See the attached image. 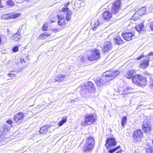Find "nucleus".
<instances>
[{
  "label": "nucleus",
  "mask_w": 153,
  "mask_h": 153,
  "mask_svg": "<svg viewBox=\"0 0 153 153\" xmlns=\"http://www.w3.org/2000/svg\"><path fill=\"white\" fill-rule=\"evenodd\" d=\"M118 71L113 70L110 71H106L102 74L103 79H98L95 82L97 85L99 86H101L105 82L113 79L120 74Z\"/></svg>",
  "instance_id": "nucleus-1"
},
{
  "label": "nucleus",
  "mask_w": 153,
  "mask_h": 153,
  "mask_svg": "<svg viewBox=\"0 0 153 153\" xmlns=\"http://www.w3.org/2000/svg\"><path fill=\"white\" fill-rule=\"evenodd\" d=\"M6 122L10 125L5 124L4 126L2 127L0 129V142L4 140L7 138L5 135L6 133L10 131L11 127L12 126L13 122L11 120H8Z\"/></svg>",
  "instance_id": "nucleus-2"
},
{
  "label": "nucleus",
  "mask_w": 153,
  "mask_h": 153,
  "mask_svg": "<svg viewBox=\"0 0 153 153\" xmlns=\"http://www.w3.org/2000/svg\"><path fill=\"white\" fill-rule=\"evenodd\" d=\"M94 139L91 137L87 138L86 143L84 145L83 149L84 151L91 152L94 149Z\"/></svg>",
  "instance_id": "nucleus-3"
},
{
  "label": "nucleus",
  "mask_w": 153,
  "mask_h": 153,
  "mask_svg": "<svg viewBox=\"0 0 153 153\" xmlns=\"http://www.w3.org/2000/svg\"><path fill=\"white\" fill-rule=\"evenodd\" d=\"M100 51L97 49L91 51V54L87 56V59L91 61H94L98 59L100 56Z\"/></svg>",
  "instance_id": "nucleus-4"
},
{
  "label": "nucleus",
  "mask_w": 153,
  "mask_h": 153,
  "mask_svg": "<svg viewBox=\"0 0 153 153\" xmlns=\"http://www.w3.org/2000/svg\"><path fill=\"white\" fill-rule=\"evenodd\" d=\"M96 116L94 114H86L85 117V122L82 123V125L85 126V124L90 125L93 123L95 121Z\"/></svg>",
  "instance_id": "nucleus-5"
},
{
  "label": "nucleus",
  "mask_w": 153,
  "mask_h": 153,
  "mask_svg": "<svg viewBox=\"0 0 153 153\" xmlns=\"http://www.w3.org/2000/svg\"><path fill=\"white\" fill-rule=\"evenodd\" d=\"M122 3L120 0H116L113 3L112 12L114 14L119 13L121 7Z\"/></svg>",
  "instance_id": "nucleus-6"
},
{
  "label": "nucleus",
  "mask_w": 153,
  "mask_h": 153,
  "mask_svg": "<svg viewBox=\"0 0 153 153\" xmlns=\"http://www.w3.org/2000/svg\"><path fill=\"white\" fill-rule=\"evenodd\" d=\"M143 136V133L140 130H137L134 131L133 133V138L137 141L139 140Z\"/></svg>",
  "instance_id": "nucleus-7"
},
{
  "label": "nucleus",
  "mask_w": 153,
  "mask_h": 153,
  "mask_svg": "<svg viewBox=\"0 0 153 153\" xmlns=\"http://www.w3.org/2000/svg\"><path fill=\"white\" fill-rule=\"evenodd\" d=\"M20 15V14L19 13L6 14L3 15L1 16V17L2 19H8L11 18H16L19 17Z\"/></svg>",
  "instance_id": "nucleus-8"
},
{
  "label": "nucleus",
  "mask_w": 153,
  "mask_h": 153,
  "mask_svg": "<svg viewBox=\"0 0 153 153\" xmlns=\"http://www.w3.org/2000/svg\"><path fill=\"white\" fill-rule=\"evenodd\" d=\"M146 8L145 7H143L139 9L134 14L133 17V18L136 17V19H139L141 16L143 15L145 13Z\"/></svg>",
  "instance_id": "nucleus-9"
},
{
  "label": "nucleus",
  "mask_w": 153,
  "mask_h": 153,
  "mask_svg": "<svg viewBox=\"0 0 153 153\" xmlns=\"http://www.w3.org/2000/svg\"><path fill=\"white\" fill-rule=\"evenodd\" d=\"M151 126L150 123L147 121H144L143 124V129L146 133H149L150 132Z\"/></svg>",
  "instance_id": "nucleus-10"
},
{
  "label": "nucleus",
  "mask_w": 153,
  "mask_h": 153,
  "mask_svg": "<svg viewBox=\"0 0 153 153\" xmlns=\"http://www.w3.org/2000/svg\"><path fill=\"white\" fill-rule=\"evenodd\" d=\"M116 142L114 138H109L107 140L105 146L107 148H109L110 146L116 145Z\"/></svg>",
  "instance_id": "nucleus-11"
},
{
  "label": "nucleus",
  "mask_w": 153,
  "mask_h": 153,
  "mask_svg": "<svg viewBox=\"0 0 153 153\" xmlns=\"http://www.w3.org/2000/svg\"><path fill=\"white\" fill-rule=\"evenodd\" d=\"M111 48V42H106L105 43L102 48V51L105 53L108 52Z\"/></svg>",
  "instance_id": "nucleus-12"
},
{
  "label": "nucleus",
  "mask_w": 153,
  "mask_h": 153,
  "mask_svg": "<svg viewBox=\"0 0 153 153\" xmlns=\"http://www.w3.org/2000/svg\"><path fill=\"white\" fill-rule=\"evenodd\" d=\"M24 117V114L23 113H19L14 115L13 119L16 122L19 123L23 120Z\"/></svg>",
  "instance_id": "nucleus-13"
},
{
  "label": "nucleus",
  "mask_w": 153,
  "mask_h": 153,
  "mask_svg": "<svg viewBox=\"0 0 153 153\" xmlns=\"http://www.w3.org/2000/svg\"><path fill=\"white\" fill-rule=\"evenodd\" d=\"M134 35L135 33L133 32L122 33V36L124 39L127 41L131 40L132 37L134 36Z\"/></svg>",
  "instance_id": "nucleus-14"
},
{
  "label": "nucleus",
  "mask_w": 153,
  "mask_h": 153,
  "mask_svg": "<svg viewBox=\"0 0 153 153\" xmlns=\"http://www.w3.org/2000/svg\"><path fill=\"white\" fill-rule=\"evenodd\" d=\"M141 75L136 74L133 76L132 78V81L133 83L138 86L139 85V82H140V76Z\"/></svg>",
  "instance_id": "nucleus-15"
},
{
  "label": "nucleus",
  "mask_w": 153,
  "mask_h": 153,
  "mask_svg": "<svg viewBox=\"0 0 153 153\" xmlns=\"http://www.w3.org/2000/svg\"><path fill=\"white\" fill-rule=\"evenodd\" d=\"M112 14L109 11H105L102 15L103 18L106 20H108L111 18Z\"/></svg>",
  "instance_id": "nucleus-16"
},
{
  "label": "nucleus",
  "mask_w": 153,
  "mask_h": 153,
  "mask_svg": "<svg viewBox=\"0 0 153 153\" xmlns=\"http://www.w3.org/2000/svg\"><path fill=\"white\" fill-rule=\"evenodd\" d=\"M135 73L136 71L134 70H128L126 72L125 76L126 78L129 79H132V78L133 76V75L135 74Z\"/></svg>",
  "instance_id": "nucleus-17"
},
{
  "label": "nucleus",
  "mask_w": 153,
  "mask_h": 153,
  "mask_svg": "<svg viewBox=\"0 0 153 153\" xmlns=\"http://www.w3.org/2000/svg\"><path fill=\"white\" fill-rule=\"evenodd\" d=\"M51 127V126L46 125L42 127L39 131L40 133L42 135L46 134L48 131V129Z\"/></svg>",
  "instance_id": "nucleus-18"
},
{
  "label": "nucleus",
  "mask_w": 153,
  "mask_h": 153,
  "mask_svg": "<svg viewBox=\"0 0 153 153\" xmlns=\"http://www.w3.org/2000/svg\"><path fill=\"white\" fill-rule=\"evenodd\" d=\"M140 82H139V85L138 86L142 87L145 86L147 84V80L146 78L141 75L140 76Z\"/></svg>",
  "instance_id": "nucleus-19"
},
{
  "label": "nucleus",
  "mask_w": 153,
  "mask_h": 153,
  "mask_svg": "<svg viewBox=\"0 0 153 153\" xmlns=\"http://www.w3.org/2000/svg\"><path fill=\"white\" fill-rule=\"evenodd\" d=\"M103 21L101 19H98L97 21L94 22L92 27L93 30L95 31L97 27L100 24L103 23Z\"/></svg>",
  "instance_id": "nucleus-20"
},
{
  "label": "nucleus",
  "mask_w": 153,
  "mask_h": 153,
  "mask_svg": "<svg viewBox=\"0 0 153 153\" xmlns=\"http://www.w3.org/2000/svg\"><path fill=\"white\" fill-rule=\"evenodd\" d=\"M87 89L90 92H93L95 89L94 85L91 82H89L87 84Z\"/></svg>",
  "instance_id": "nucleus-21"
},
{
  "label": "nucleus",
  "mask_w": 153,
  "mask_h": 153,
  "mask_svg": "<svg viewBox=\"0 0 153 153\" xmlns=\"http://www.w3.org/2000/svg\"><path fill=\"white\" fill-rule=\"evenodd\" d=\"M12 39L16 41H18L20 40L21 38V36L18 31L14 34L11 37Z\"/></svg>",
  "instance_id": "nucleus-22"
},
{
  "label": "nucleus",
  "mask_w": 153,
  "mask_h": 153,
  "mask_svg": "<svg viewBox=\"0 0 153 153\" xmlns=\"http://www.w3.org/2000/svg\"><path fill=\"white\" fill-rule=\"evenodd\" d=\"M114 43L117 45L122 44L123 43L122 39L119 36L114 37Z\"/></svg>",
  "instance_id": "nucleus-23"
},
{
  "label": "nucleus",
  "mask_w": 153,
  "mask_h": 153,
  "mask_svg": "<svg viewBox=\"0 0 153 153\" xmlns=\"http://www.w3.org/2000/svg\"><path fill=\"white\" fill-rule=\"evenodd\" d=\"M133 88L131 87H127L123 91V93L125 94H131L133 92Z\"/></svg>",
  "instance_id": "nucleus-24"
},
{
  "label": "nucleus",
  "mask_w": 153,
  "mask_h": 153,
  "mask_svg": "<svg viewBox=\"0 0 153 153\" xmlns=\"http://www.w3.org/2000/svg\"><path fill=\"white\" fill-rule=\"evenodd\" d=\"M59 21L58 24L60 26L62 25L64 23L65 20L64 17L61 16H58Z\"/></svg>",
  "instance_id": "nucleus-25"
},
{
  "label": "nucleus",
  "mask_w": 153,
  "mask_h": 153,
  "mask_svg": "<svg viewBox=\"0 0 153 153\" xmlns=\"http://www.w3.org/2000/svg\"><path fill=\"white\" fill-rule=\"evenodd\" d=\"M149 60L146 59L143 61L140 65V67L142 68H146L148 66Z\"/></svg>",
  "instance_id": "nucleus-26"
},
{
  "label": "nucleus",
  "mask_w": 153,
  "mask_h": 153,
  "mask_svg": "<svg viewBox=\"0 0 153 153\" xmlns=\"http://www.w3.org/2000/svg\"><path fill=\"white\" fill-rule=\"evenodd\" d=\"M65 77V76L64 75L59 74L55 78L56 81H58L59 82H60L64 79Z\"/></svg>",
  "instance_id": "nucleus-27"
},
{
  "label": "nucleus",
  "mask_w": 153,
  "mask_h": 153,
  "mask_svg": "<svg viewBox=\"0 0 153 153\" xmlns=\"http://www.w3.org/2000/svg\"><path fill=\"white\" fill-rule=\"evenodd\" d=\"M144 26V25L142 23H141L136 26V29L138 32H140L142 30Z\"/></svg>",
  "instance_id": "nucleus-28"
},
{
  "label": "nucleus",
  "mask_w": 153,
  "mask_h": 153,
  "mask_svg": "<svg viewBox=\"0 0 153 153\" xmlns=\"http://www.w3.org/2000/svg\"><path fill=\"white\" fill-rule=\"evenodd\" d=\"M72 12L71 11H68L66 16V19L67 21H69L71 18V16Z\"/></svg>",
  "instance_id": "nucleus-29"
},
{
  "label": "nucleus",
  "mask_w": 153,
  "mask_h": 153,
  "mask_svg": "<svg viewBox=\"0 0 153 153\" xmlns=\"http://www.w3.org/2000/svg\"><path fill=\"white\" fill-rule=\"evenodd\" d=\"M67 117H63L61 121L58 123V125L59 126H61L62 125L67 121Z\"/></svg>",
  "instance_id": "nucleus-30"
},
{
  "label": "nucleus",
  "mask_w": 153,
  "mask_h": 153,
  "mask_svg": "<svg viewBox=\"0 0 153 153\" xmlns=\"http://www.w3.org/2000/svg\"><path fill=\"white\" fill-rule=\"evenodd\" d=\"M51 35V33L45 32L40 35V37L42 39H44L46 37H47L48 36H50Z\"/></svg>",
  "instance_id": "nucleus-31"
},
{
  "label": "nucleus",
  "mask_w": 153,
  "mask_h": 153,
  "mask_svg": "<svg viewBox=\"0 0 153 153\" xmlns=\"http://www.w3.org/2000/svg\"><path fill=\"white\" fill-rule=\"evenodd\" d=\"M127 121V118L126 116L123 117L122 119L121 125L124 127L126 124Z\"/></svg>",
  "instance_id": "nucleus-32"
},
{
  "label": "nucleus",
  "mask_w": 153,
  "mask_h": 153,
  "mask_svg": "<svg viewBox=\"0 0 153 153\" xmlns=\"http://www.w3.org/2000/svg\"><path fill=\"white\" fill-rule=\"evenodd\" d=\"M7 4L9 7H11L14 5V3L12 0H7Z\"/></svg>",
  "instance_id": "nucleus-33"
},
{
  "label": "nucleus",
  "mask_w": 153,
  "mask_h": 153,
  "mask_svg": "<svg viewBox=\"0 0 153 153\" xmlns=\"http://www.w3.org/2000/svg\"><path fill=\"white\" fill-rule=\"evenodd\" d=\"M146 57H147L148 59L152 58L153 57V52L151 51L146 56Z\"/></svg>",
  "instance_id": "nucleus-34"
},
{
  "label": "nucleus",
  "mask_w": 153,
  "mask_h": 153,
  "mask_svg": "<svg viewBox=\"0 0 153 153\" xmlns=\"http://www.w3.org/2000/svg\"><path fill=\"white\" fill-rule=\"evenodd\" d=\"M120 148V146H119L117 147H116V148H115L114 149H112L109 150L108 151V152L110 153H112L115 152L117 150Z\"/></svg>",
  "instance_id": "nucleus-35"
},
{
  "label": "nucleus",
  "mask_w": 153,
  "mask_h": 153,
  "mask_svg": "<svg viewBox=\"0 0 153 153\" xmlns=\"http://www.w3.org/2000/svg\"><path fill=\"white\" fill-rule=\"evenodd\" d=\"M48 25L47 23H45L43 26V31H46L47 30L48 28Z\"/></svg>",
  "instance_id": "nucleus-36"
},
{
  "label": "nucleus",
  "mask_w": 153,
  "mask_h": 153,
  "mask_svg": "<svg viewBox=\"0 0 153 153\" xmlns=\"http://www.w3.org/2000/svg\"><path fill=\"white\" fill-rule=\"evenodd\" d=\"M87 84H85L84 83H82L80 87L81 88L83 89H85V88H87Z\"/></svg>",
  "instance_id": "nucleus-37"
},
{
  "label": "nucleus",
  "mask_w": 153,
  "mask_h": 153,
  "mask_svg": "<svg viewBox=\"0 0 153 153\" xmlns=\"http://www.w3.org/2000/svg\"><path fill=\"white\" fill-rule=\"evenodd\" d=\"M147 153H153V150L151 148H149L146 149Z\"/></svg>",
  "instance_id": "nucleus-38"
},
{
  "label": "nucleus",
  "mask_w": 153,
  "mask_h": 153,
  "mask_svg": "<svg viewBox=\"0 0 153 153\" xmlns=\"http://www.w3.org/2000/svg\"><path fill=\"white\" fill-rule=\"evenodd\" d=\"M18 47L17 46H16L14 47L13 48V51L14 52H16L18 50Z\"/></svg>",
  "instance_id": "nucleus-39"
},
{
  "label": "nucleus",
  "mask_w": 153,
  "mask_h": 153,
  "mask_svg": "<svg viewBox=\"0 0 153 153\" xmlns=\"http://www.w3.org/2000/svg\"><path fill=\"white\" fill-rule=\"evenodd\" d=\"M149 25L151 30L153 31V21L149 23Z\"/></svg>",
  "instance_id": "nucleus-40"
},
{
  "label": "nucleus",
  "mask_w": 153,
  "mask_h": 153,
  "mask_svg": "<svg viewBox=\"0 0 153 153\" xmlns=\"http://www.w3.org/2000/svg\"><path fill=\"white\" fill-rule=\"evenodd\" d=\"M144 56L143 54H142L141 55L138 57H137L136 59L137 60H139L141 59L142 58H143Z\"/></svg>",
  "instance_id": "nucleus-41"
},
{
  "label": "nucleus",
  "mask_w": 153,
  "mask_h": 153,
  "mask_svg": "<svg viewBox=\"0 0 153 153\" xmlns=\"http://www.w3.org/2000/svg\"><path fill=\"white\" fill-rule=\"evenodd\" d=\"M69 10L68 8V7H64L62 9V11L63 12H67Z\"/></svg>",
  "instance_id": "nucleus-42"
},
{
  "label": "nucleus",
  "mask_w": 153,
  "mask_h": 153,
  "mask_svg": "<svg viewBox=\"0 0 153 153\" xmlns=\"http://www.w3.org/2000/svg\"><path fill=\"white\" fill-rule=\"evenodd\" d=\"M150 86L152 88H153V79H152L150 81Z\"/></svg>",
  "instance_id": "nucleus-43"
},
{
  "label": "nucleus",
  "mask_w": 153,
  "mask_h": 153,
  "mask_svg": "<svg viewBox=\"0 0 153 153\" xmlns=\"http://www.w3.org/2000/svg\"><path fill=\"white\" fill-rule=\"evenodd\" d=\"M80 59L82 62H85L86 60L85 57L84 56H82Z\"/></svg>",
  "instance_id": "nucleus-44"
},
{
  "label": "nucleus",
  "mask_w": 153,
  "mask_h": 153,
  "mask_svg": "<svg viewBox=\"0 0 153 153\" xmlns=\"http://www.w3.org/2000/svg\"><path fill=\"white\" fill-rule=\"evenodd\" d=\"M7 75L8 76H9L10 77H14L15 75L14 74H8Z\"/></svg>",
  "instance_id": "nucleus-45"
},
{
  "label": "nucleus",
  "mask_w": 153,
  "mask_h": 153,
  "mask_svg": "<svg viewBox=\"0 0 153 153\" xmlns=\"http://www.w3.org/2000/svg\"><path fill=\"white\" fill-rule=\"evenodd\" d=\"M4 6L1 2V0H0V8H2Z\"/></svg>",
  "instance_id": "nucleus-46"
},
{
  "label": "nucleus",
  "mask_w": 153,
  "mask_h": 153,
  "mask_svg": "<svg viewBox=\"0 0 153 153\" xmlns=\"http://www.w3.org/2000/svg\"><path fill=\"white\" fill-rule=\"evenodd\" d=\"M20 61L22 64L23 63V62L24 63L25 62V61L23 59H20Z\"/></svg>",
  "instance_id": "nucleus-47"
},
{
  "label": "nucleus",
  "mask_w": 153,
  "mask_h": 153,
  "mask_svg": "<svg viewBox=\"0 0 153 153\" xmlns=\"http://www.w3.org/2000/svg\"><path fill=\"white\" fill-rule=\"evenodd\" d=\"M70 3V2H69L68 3H65L64 4V6L65 7H67L68 6V5Z\"/></svg>",
  "instance_id": "nucleus-48"
},
{
  "label": "nucleus",
  "mask_w": 153,
  "mask_h": 153,
  "mask_svg": "<svg viewBox=\"0 0 153 153\" xmlns=\"http://www.w3.org/2000/svg\"><path fill=\"white\" fill-rule=\"evenodd\" d=\"M59 30L58 29H53V31L54 32H57V31H59Z\"/></svg>",
  "instance_id": "nucleus-49"
},
{
  "label": "nucleus",
  "mask_w": 153,
  "mask_h": 153,
  "mask_svg": "<svg viewBox=\"0 0 153 153\" xmlns=\"http://www.w3.org/2000/svg\"><path fill=\"white\" fill-rule=\"evenodd\" d=\"M72 101H74L73 100H71V102Z\"/></svg>",
  "instance_id": "nucleus-50"
},
{
  "label": "nucleus",
  "mask_w": 153,
  "mask_h": 153,
  "mask_svg": "<svg viewBox=\"0 0 153 153\" xmlns=\"http://www.w3.org/2000/svg\"><path fill=\"white\" fill-rule=\"evenodd\" d=\"M152 143H153V141H152Z\"/></svg>",
  "instance_id": "nucleus-51"
}]
</instances>
